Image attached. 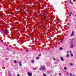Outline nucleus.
I'll return each mask as SVG.
<instances>
[{"mask_svg": "<svg viewBox=\"0 0 76 76\" xmlns=\"http://www.w3.org/2000/svg\"><path fill=\"white\" fill-rule=\"evenodd\" d=\"M45 69V67L44 66H41L40 68L39 69L40 70H44Z\"/></svg>", "mask_w": 76, "mask_h": 76, "instance_id": "nucleus-1", "label": "nucleus"}, {"mask_svg": "<svg viewBox=\"0 0 76 76\" xmlns=\"http://www.w3.org/2000/svg\"><path fill=\"white\" fill-rule=\"evenodd\" d=\"M73 76H75V75H74Z\"/></svg>", "mask_w": 76, "mask_h": 76, "instance_id": "nucleus-35", "label": "nucleus"}, {"mask_svg": "<svg viewBox=\"0 0 76 76\" xmlns=\"http://www.w3.org/2000/svg\"><path fill=\"white\" fill-rule=\"evenodd\" d=\"M3 32H4V34H5V33H7V31H6V30H4V31Z\"/></svg>", "mask_w": 76, "mask_h": 76, "instance_id": "nucleus-8", "label": "nucleus"}, {"mask_svg": "<svg viewBox=\"0 0 76 76\" xmlns=\"http://www.w3.org/2000/svg\"><path fill=\"white\" fill-rule=\"evenodd\" d=\"M43 75L44 76H46V74H44V73H43Z\"/></svg>", "mask_w": 76, "mask_h": 76, "instance_id": "nucleus-19", "label": "nucleus"}, {"mask_svg": "<svg viewBox=\"0 0 76 76\" xmlns=\"http://www.w3.org/2000/svg\"><path fill=\"white\" fill-rule=\"evenodd\" d=\"M70 53H71V54L72 53V51H70Z\"/></svg>", "mask_w": 76, "mask_h": 76, "instance_id": "nucleus-32", "label": "nucleus"}, {"mask_svg": "<svg viewBox=\"0 0 76 76\" xmlns=\"http://www.w3.org/2000/svg\"><path fill=\"white\" fill-rule=\"evenodd\" d=\"M74 35V31H73V30L72 31V34H71L70 37H73Z\"/></svg>", "mask_w": 76, "mask_h": 76, "instance_id": "nucleus-2", "label": "nucleus"}, {"mask_svg": "<svg viewBox=\"0 0 76 76\" xmlns=\"http://www.w3.org/2000/svg\"><path fill=\"white\" fill-rule=\"evenodd\" d=\"M17 76H19V74H18Z\"/></svg>", "mask_w": 76, "mask_h": 76, "instance_id": "nucleus-30", "label": "nucleus"}, {"mask_svg": "<svg viewBox=\"0 0 76 76\" xmlns=\"http://www.w3.org/2000/svg\"><path fill=\"white\" fill-rule=\"evenodd\" d=\"M50 38V36H49L48 37L49 38Z\"/></svg>", "mask_w": 76, "mask_h": 76, "instance_id": "nucleus-31", "label": "nucleus"}, {"mask_svg": "<svg viewBox=\"0 0 76 76\" xmlns=\"http://www.w3.org/2000/svg\"><path fill=\"white\" fill-rule=\"evenodd\" d=\"M7 50H9V51H11V50H10V49H9V48H7Z\"/></svg>", "mask_w": 76, "mask_h": 76, "instance_id": "nucleus-13", "label": "nucleus"}, {"mask_svg": "<svg viewBox=\"0 0 76 76\" xmlns=\"http://www.w3.org/2000/svg\"><path fill=\"white\" fill-rule=\"evenodd\" d=\"M6 60H9V58H6Z\"/></svg>", "mask_w": 76, "mask_h": 76, "instance_id": "nucleus-25", "label": "nucleus"}, {"mask_svg": "<svg viewBox=\"0 0 76 76\" xmlns=\"http://www.w3.org/2000/svg\"><path fill=\"white\" fill-rule=\"evenodd\" d=\"M54 76H56V75H55Z\"/></svg>", "mask_w": 76, "mask_h": 76, "instance_id": "nucleus-36", "label": "nucleus"}, {"mask_svg": "<svg viewBox=\"0 0 76 76\" xmlns=\"http://www.w3.org/2000/svg\"><path fill=\"white\" fill-rule=\"evenodd\" d=\"M67 57H69V54H67L66 55Z\"/></svg>", "mask_w": 76, "mask_h": 76, "instance_id": "nucleus-23", "label": "nucleus"}, {"mask_svg": "<svg viewBox=\"0 0 76 76\" xmlns=\"http://www.w3.org/2000/svg\"><path fill=\"white\" fill-rule=\"evenodd\" d=\"M59 76H60V75H61V73H59Z\"/></svg>", "mask_w": 76, "mask_h": 76, "instance_id": "nucleus-22", "label": "nucleus"}, {"mask_svg": "<svg viewBox=\"0 0 76 76\" xmlns=\"http://www.w3.org/2000/svg\"><path fill=\"white\" fill-rule=\"evenodd\" d=\"M59 50H63V48H61V47H60L59 48Z\"/></svg>", "mask_w": 76, "mask_h": 76, "instance_id": "nucleus-10", "label": "nucleus"}, {"mask_svg": "<svg viewBox=\"0 0 76 76\" xmlns=\"http://www.w3.org/2000/svg\"><path fill=\"white\" fill-rule=\"evenodd\" d=\"M32 73H30V72H28V75L29 76H32Z\"/></svg>", "mask_w": 76, "mask_h": 76, "instance_id": "nucleus-3", "label": "nucleus"}, {"mask_svg": "<svg viewBox=\"0 0 76 76\" xmlns=\"http://www.w3.org/2000/svg\"><path fill=\"white\" fill-rule=\"evenodd\" d=\"M44 17V19H46V17Z\"/></svg>", "mask_w": 76, "mask_h": 76, "instance_id": "nucleus-26", "label": "nucleus"}, {"mask_svg": "<svg viewBox=\"0 0 76 76\" xmlns=\"http://www.w3.org/2000/svg\"><path fill=\"white\" fill-rule=\"evenodd\" d=\"M14 63H15V64H16V63H17V62H16V60H14Z\"/></svg>", "mask_w": 76, "mask_h": 76, "instance_id": "nucleus-12", "label": "nucleus"}, {"mask_svg": "<svg viewBox=\"0 0 76 76\" xmlns=\"http://www.w3.org/2000/svg\"><path fill=\"white\" fill-rule=\"evenodd\" d=\"M72 12L71 11L69 15V16H72Z\"/></svg>", "mask_w": 76, "mask_h": 76, "instance_id": "nucleus-6", "label": "nucleus"}, {"mask_svg": "<svg viewBox=\"0 0 76 76\" xmlns=\"http://www.w3.org/2000/svg\"><path fill=\"white\" fill-rule=\"evenodd\" d=\"M61 61H64V59L62 57H61Z\"/></svg>", "mask_w": 76, "mask_h": 76, "instance_id": "nucleus-7", "label": "nucleus"}, {"mask_svg": "<svg viewBox=\"0 0 76 76\" xmlns=\"http://www.w3.org/2000/svg\"><path fill=\"white\" fill-rule=\"evenodd\" d=\"M70 66H73V64L72 63H70Z\"/></svg>", "mask_w": 76, "mask_h": 76, "instance_id": "nucleus-15", "label": "nucleus"}, {"mask_svg": "<svg viewBox=\"0 0 76 76\" xmlns=\"http://www.w3.org/2000/svg\"><path fill=\"white\" fill-rule=\"evenodd\" d=\"M31 62H32V63H34V60H32L31 61Z\"/></svg>", "mask_w": 76, "mask_h": 76, "instance_id": "nucleus-11", "label": "nucleus"}, {"mask_svg": "<svg viewBox=\"0 0 76 76\" xmlns=\"http://www.w3.org/2000/svg\"><path fill=\"white\" fill-rule=\"evenodd\" d=\"M70 48H73L74 46L73 45H71V46H70Z\"/></svg>", "mask_w": 76, "mask_h": 76, "instance_id": "nucleus-9", "label": "nucleus"}, {"mask_svg": "<svg viewBox=\"0 0 76 76\" xmlns=\"http://www.w3.org/2000/svg\"><path fill=\"white\" fill-rule=\"evenodd\" d=\"M56 60V58H54L53 59V60L55 61V60Z\"/></svg>", "mask_w": 76, "mask_h": 76, "instance_id": "nucleus-27", "label": "nucleus"}, {"mask_svg": "<svg viewBox=\"0 0 76 76\" xmlns=\"http://www.w3.org/2000/svg\"><path fill=\"white\" fill-rule=\"evenodd\" d=\"M66 75H68V76H69V73H68V72H66Z\"/></svg>", "mask_w": 76, "mask_h": 76, "instance_id": "nucleus-16", "label": "nucleus"}, {"mask_svg": "<svg viewBox=\"0 0 76 76\" xmlns=\"http://www.w3.org/2000/svg\"><path fill=\"white\" fill-rule=\"evenodd\" d=\"M69 51H67V53H69Z\"/></svg>", "mask_w": 76, "mask_h": 76, "instance_id": "nucleus-34", "label": "nucleus"}, {"mask_svg": "<svg viewBox=\"0 0 76 76\" xmlns=\"http://www.w3.org/2000/svg\"><path fill=\"white\" fill-rule=\"evenodd\" d=\"M70 76H72V75H73V74H72L71 73V74H70Z\"/></svg>", "mask_w": 76, "mask_h": 76, "instance_id": "nucleus-24", "label": "nucleus"}, {"mask_svg": "<svg viewBox=\"0 0 76 76\" xmlns=\"http://www.w3.org/2000/svg\"><path fill=\"white\" fill-rule=\"evenodd\" d=\"M33 70H36V69L34 68L33 69Z\"/></svg>", "mask_w": 76, "mask_h": 76, "instance_id": "nucleus-20", "label": "nucleus"}, {"mask_svg": "<svg viewBox=\"0 0 76 76\" xmlns=\"http://www.w3.org/2000/svg\"><path fill=\"white\" fill-rule=\"evenodd\" d=\"M69 3H71V0H70Z\"/></svg>", "mask_w": 76, "mask_h": 76, "instance_id": "nucleus-29", "label": "nucleus"}, {"mask_svg": "<svg viewBox=\"0 0 76 76\" xmlns=\"http://www.w3.org/2000/svg\"><path fill=\"white\" fill-rule=\"evenodd\" d=\"M46 13H43L42 15V16H43V17H45L46 16Z\"/></svg>", "mask_w": 76, "mask_h": 76, "instance_id": "nucleus-4", "label": "nucleus"}, {"mask_svg": "<svg viewBox=\"0 0 76 76\" xmlns=\"http://www.w3.org/2000/svg\"><path fill=\"white\" fill-rule=\"evenodd\" d=\"M39 1H42V0H39Z\"/></svg>", "mask_w": 76, "mask_h": 76, "instance_id": "nucleus-33", "label": "nucleus"}, {"mask_svg": "<svg viewBox=\"0 0 76 76\" xmlns=\"http://www.w3.org/2000/svg\"><path fill=\"white\" fill-rule=\"evenodd\" d=\"M19 64L20 66H22V62H20V61L19 62Z\"/></svg>", "mask_w": 76, "mask_h": 76, "instance_id": "nucleus-5", "label": "nucleus"}, {"mask_svg": "<svg viewBox=\"0 0 76 76\" xmlns=\"http://www.w3.org/2000/svg\"><path fill=\"white\" fill-rule=\"evenodd\" d=\"M59 72H60V71Z\"/></svg>", "mask_w": 76, "mask_h": 76, "instance_id": "nucleus-37", "label": "nucleus"}, {"mask_svg": "<svg viewBox=\"0 0 76 76\" xmlns=\"http://www.w3.org/2000/svg\"><path fill=\"white\" fill-rule=\"evenodd\" d=\"M54 64H58V63L57 62H54Z\"/></svg>", "mask_w": 76, "mask_h": 76, "instance_id": "nucleus-14", "label": "nucleus"}, {"mask_svg": "<svg viewBox=\"0 0 76 76\" xmlns=\"http://www.w3.org/2000/svg\"><path fill=\"white\" fill-rule=\"evenodd\" d=\"M41 54H39V56H41Z\"/></svg>", "mask_w": 76, "mask_h": 76, "instance_id": "nucleus-28", "label": "nucleus"}, {"mask_svg": "<svg viewBox=\"0 0 76 76\" xmlns=\"http://www.w3.org/2000/svg\"><path fill=\"white\" fill-rule=\"evenodd\" d=\"M64 70H66V69H67V68H66V67H65L64 68Z\"/></svg>", "mask_w": 76, "mask_h": 76, "instance_id": "nucleus-21", "label": "nucleus"}, {"mask_svg": "<svg viewBox=\"0 0 76 76\" xmlns=\"http://www.w3.org/2000/svg\"><path fill=\"white\" fill-rule=\"evenodd\" d=\"M71 56H72V57H73V54L72 53H71Z\"/></svg>", "mask_w": 76, "mask_h": 76, "instance_id": "nucleus-17", "label": "nucleus"}, {"mask_svg": "<svg viewBox=\"0 0 76 76\" xmlns=\"http://www.w3.org/2000/svg\"><path fill=\"white\" fill-rule=\"evenodd\" d=\"M36 59H37V60H38V59H39V57H37L36 58Z\"/></svg>", "mask_w": 76, "mask_h": 76, "instance_id": "nucleus-18", "label": "nucleus"}]
</instances>
